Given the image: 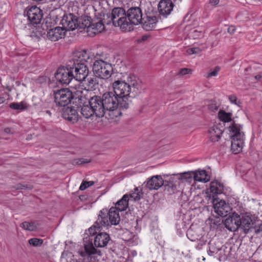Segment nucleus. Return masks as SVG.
Masks as SVG:
<instances>
[{
	"label": "nucleus",
	"mask_w": 262,
	"mask_h": 262,
	"mask_svg": "<svg viewBox=\"0 0 262 262\" xmlns=\"http://www.w3.org/2000/svg\"><path fill=\"white\" fill-rule=\"evenodd\" d=\"M114 92L123 102L125 109L128 107V97H135L141 92V83L135 75H129L126 80L115 81L113 83Z\"/></svg>",
	"instance_id": "obj_1"
},
{
	"label": "nucleus",
	"mask_w": 262,
	"mask_h": 262,
	"mask_svg": "<svg viewBox=\"0 0 262 262\" xmlns=\"http://www.w3.org/2000/svg\"><path fill=\"white\" fill-rule=\"evenodd\" d=\"M106 113L102 99L98 96H94L84 103L81 108V114L85 118H90L94 116L102 117Z\"/></svg>",
	"instance_id": "obj_2"
},
{
	"label": "nucleus",
	"mask_w": 262,
	"mask_h": 262,
	"mask_svg": "<svg viewBox=\"0 0 262 262\" xmlns=\"http://www.w3.org/2000/svg\"><path fill=\"white\" fill-rule=\"evenodd\" d=\"M229 130L232 139L231 150L234 154H236L242 150L244 144L245 135L242 131V126L233 122L229 126Z\"/></svg>",
	"instance_id": "obj_3"
},
{
	"label": "nucleus",
	"mask_w": 262,
	"mask_h": 262,
	"mask_svg": "<svg viewBox=\"0 0 262 262\" xmlns=\"http://www.w3.org/2000/svg\"><path fill=\"white\" fill-rule=\"evenodd\" d=\"M108 18L110 19L106 23L110 24L111 22L115 27H119L123 31H127V22L126 13L123 8L116 7L112 9L111 14Z\"/></svg>",
	"instance_id": "obj_4"
},
{
	"label": "nucleus",
	"mask_w": 262,
	"mask_h": 262,
	"mask_svg": "<svg viewBox=\"0 0 262 262\" xmlns=\"http://www.w3.org/2000/svg\"><path fill=\"white\" fill-rule=\"evenodd\" d=\"M162 186H164L165 190L167 191L170 194L174 193L177 189V185L173 184V180L164 182L160 176H155L148 179L146 183V186L150 190H158Z\"/></svg>",
	"instance_id": "obj_5"
},
{
	"label": "nucleus",
	"mask_w": 262,
	"mask_h": 262,
	"mask_svg": "<svg viewBox=\"0 0 262 262\" xmlns=\"http://www.w3.org/2000/svg\"><path fill=\"white\" fill-rule=\"evenodd\" d=\"M101 98L106 112L117 111L120 115L121 113L117 109H125L123 106V102L119 100L114 92H106L102 95Z\"/></svg>",
	"instance_id": "obj_6"
},
{
	"label": "nucleus",
	"mask_w": 262,
	"mask_h": 262,
	"mask_svg": "<svg viewBox=\"0 0 262 262\" xmlns=\"http://www.w3.org/2000/svg\"><path fill=\"white\" fill-rule=\"evenodd\" d=\"M126 13L127 31H130L133 25L140 24L143 20V14L141 9L139 7H132L129 8Z\"/></svg>",
	"instance_id": "obj_7"
},
{
	"label": "nucleus",
	"mask_w": 262,
	"mask_h": 262,
	"mask_svg": "<svg viewBox=\"0 0 262 262\" xmlns=\"http://www.w3.org/2000/svg\"><path fill=\"white\" fill-rule=\"evenodd\" d=\"M72 66L71 62H67L66 67L58 68L56 71L55 77L61 84H68L73 79Z\"/></svg>",
	"instance_id": "obj_8"
},
{
	"label": "nucleus",
	"mask_w": 262,
	"mask_h": 262,
	"mask_svg": "<svg viewBox=\"0 0 262 262\" xmlns=\"http://www.w3.org/2000/svg\"><path fill=\"white\" fill-rule=\"evenodd\" d=\"M93 71L97 76L102 79H107L112 74V64L107 63V62H103L102 60H95L93 64Z\"/></svg>",
	"instance_id": "obj_9"
},
{
	"label": "nucleus",
	"mask_w": 262,
	"mask_h": 262,
	"mask_svg": "<svg viewBox=\"0 0 262 262\" xmlns=\"http://www.w3.org/2000/svg\"><path fill=\"white\" fill-rule=\"evenodd\" d=\"M54 101L57 105L61 106L67 105L71 101L72 92L68 89H62L53 92Z\"/></svg>",
	"instance_id": "obj_10"
},
{
	"label": "nucleus",
	"mask_w": 262,
	"mask_h": 262,
	"mask_svg": "<svg viewBox=\"0 0 262 262\" xmlns=\"http://www.w3.org/2000/svg\"><path fill=\"white\" fill-rule=\"evenodd\" d=\"M42 11L36 6L27 8L24 12V16L32 24H38L42 17Z\"/></svg>",
	"instance_id": "obj_11"
},
{
	"label": "nucleus",
	"mask_w": 262,
	"mask_h": 262,
	"mask_svg": "<svg viewBox=\"0 0 262 262\" xmlns=\"http://www.w3.org/2000/svg\"><path fill=\"white\" fill-rule=\"evenodd\" d=\"M105 214L106 213H105L103 211H100L98 217L95 223V224L89 229V234H90L92 237L97 234V230L100 228L102 227H108L109 226V222ZM86 234H88V233Z\"/></svg>",
	"instance_id": "obj_12"
},
{
	"label": "nucleus",
	"mask_w": 262,
	"mask_h": 262,
	"mask_svg": "<svg viewBox=\"0 0 262 262\" xmlns=\"http://www.w3.org/2000/svg\"><path fill=\"white\" fill-rule=\"evenodd\" d=\"M78 19L77 16L70 13L63 16L61 24L66 30H74L78 28Z\"/></svg>",
	"instance_id": "obj_13"
},
{
	"label": "nucleus",
	"mask_w": 262,
	"mask_h": 262,
	"mask_svg": "<svg viewBox=\"0 0 262 262\" xmlns=\"http://www.w3.org/2000/svg\"><path fill=\"white\" fill-rule=\"evenodd\" d=\"M72 72L74 74L73 78L77 81L84 80L89 74V70L87 66L83 63H80L72 66Z\"/></svg>",
	"instance_id": "obj_14"
},
{
	"label": "nucleus",
	"mask_w": 262,
	"mask_h": 262,
	"mask_svg": "<svg viewBox=\"0 0 262 262\" xmlns=\"http://www.w3.org/2000/svg\"><path fill=\"white\" fill-rule=\"evenodd\" d=\"M90 59L89 54L84 50L76 51L73 53L71 59L67 62H71L73 66L80 63L85 64Z\"/></svg>",
	"instance_id": "obj_15"
},
{
	"label": "nucleus",
	"mask_w": 262,
	"mask_h": 262,
	"mask_svg": "<svg viewBox=\"0 0 262 262\" xmlns=\"http://www.w3.org/2000/svg\"><path fill=\"white\" fill-rule=\"evenodd\" d=\"M213 208L214 212L220 216H226L229 213L231 209L224 200H214L213 201Z\"/></svg>",
	"instance_id": "obj_16"
},
{
	"label": "nucleus",
	"mask_w": 262,
	"mask_h": 262,
	"mask_svg": "<svg viewBox=\"0 0 262 262\" xmlns=\"http://www.w3.org/2000/svg\"><path fill=\"white\" fill-rule=\"evenodd\" d=\"M240 215L235 212L232 213L225 220L224 224L225 227L230 231H235L238 229V221Z\"/></svg>",
	"instance_id": "obj_17"
},
{
	"label": "nucleus",
	"mask_w": 262,
	"mask_h": 262,
	"mask_svg": "<svg viewBox=\"0 0 262 262\" xmlns=\"http://www.w3.org/2000/svg\"><path fill=\"white\" fill-rule=\"evenodd\" d=\"M193 179V172L191 171L174 174V177L170 178V180H173V184H176L177 187L180 184V181L182 183L187 182L191 183Z\"/></svg>",
	"instance_id": "obj_18"
},
{
	"label": "nucleus",
	"mask_w": 262,
	"mask_h": 262,
	"mask_svg": "<svg viewBox=\"0 0 262 262\" xmlns=\"http://www.w3.org/2000/svg\"><path fill=\"white\" fill-rule=\"evenodd\" d=\"M64 29L60 27H56L49 29L47 32V38L52 41H56L65 36Z\"/></svg>",
	"instance_id": "obj_19"
},
{
	"label": "nucleus",
	"mask_w": 262,
	"mask_h": 262,
	"mask_svg": "<svg viewBox=\"0 0 262 262\" xmlns=\"http://www.w3.org/2000/svg\"><path fill=\"white\" fill-rule=\"evenodd\" d=\"M173 4L170 0H161L158 4L160 14L165 17L172 10Z\"/></svg>",
	"instance_id": "obj_20"
},
{
	"label": "nucleus",
	"mask_w": 262,
	"mask_h": 262,
	"mask_svg": "<svg viewBox=\"0 0 262 262\" xmlns=\"http://www.w3.org/2000/svg\"><path fill=\"white\" fill-rule=\"evenodd\" d=\"M102 211H103L106 213L105 215L107 217L109 225H117L119 224L120 217L119 214V211L116 208H111L108 212L106 209H103Z\"/></svg>",
	"instance_id": "obj_21"
},
{
	"label": "nucleus",
	"mask_w": 262,
	"mask_h": 262,
	"mask_svg": "<svg viewBox=\"0 0 262 262\" xmlns=\"http://www.w3.org/2000/svg\"><path fill=\"white\" fill-rule=\"evenodd\" d=\"M110 241L109 234L106 232H100L94 238V245L96 247H104Z\"/></svg>",
	"instance_id": "obj_22"
},
{
	"label": "nucleus",
	"mask_w": 262,
	"mask_h": 262,
	"mask_svg": "<svg viewBox=\"0 0 262 262\" xmlns=\"http://www.w3.org/2000/svg\"><path fill=\"white\" fill-rule=\"evenodd\" d=\"M62 116L66 119L72 123H76L78 120V115L77 111L72 107L68 106L64 108Z\"/></svg>",
	"instance_id": "obj_23"
},
{
	"label": "nucleus",
	"mask_w": 262,
	"mask_h": 262,
	"mask_svg": "<svg viewBox=\"0 0 262 262\" xmlns=\"http://www.w3.org/2000/svg\"><path fill=\"white\" fill-rule=\"evenodd\" d=\"M252 225V220L249 215L243 214L240 216V220L238 221V228L242 229L245 233L249 231Z\"/></svg>",
	"instance_id": "obj_24"
},
{
	"label": "nucleus",
	"mask_w": 262,
	"mask_h": 262,
	"mask_svg": "<svg viewBox=\"0 0 262 262\" xmlns=\"http://www.w3.org/2000/svg\"><path fill=\"white\" fill-rule=\"evenodd\" d=\"M157 22V17L155 16H147L145 18L143 17V20L140 24L142 25L143 28L149 31L154 29Z\"/></svg>",
	"instance_id": "obj_25"
},
{
	"label": "nucleus",
	"mask_w": 262,
	"mask_h": 262,
	"mask_svg": "<svg viewBox=\"0 0 262 262\" xmlns=\"http://www.w3.org/2000/svg\"><path fill=\"white\" fill-rule=\"evenodd\" d=\"M193 180L195 181L206 183L210 180V177L204 170L193 171Z\"/></svg>",
	"instance_id": "obj_26"
},
{
	"label": "nucleus",
	"mask_w": 262,
	"mask_h": 262,
	"mask_svg": "<svg viewBox=\"0 0 262 262\" xmlns=\"http://www.w3.org/2000/svg\"><path fill=\"white\" fill-rule=\"evenodd\" d=\"M209 140L211 142H215L219 141L223 131L216 126H213L208 130Z\"/></svg>",
	"instance_id": "obj_27"
},
{
	"label": "nucleus",
	"mask_w": 262,
	"mask_h": 262,
	"mask_svg": "<svg viewBox=\"0 0 262 262\" xmlns=\"http://www.w3.org/2000/svg\"><path fill=\"white\" fill-rule=\"evenodd\" d=\"M78 28L80 29H87V32H89L92 23L91 18L88 16H82L78 19Z\"/></svg>",
	"instance_id": "obj_28"
},
{
	"label": "nucleus",
	"mask_w": 262,
	"mask_h": 262,
	"mask_svg": "<svg viewBox=\"0 0 262 262\" xmlns=\"http://www.w3.org/2000/svg\"><path fill=\"white\" fill-rule=\"evenodd\" d=\"M129 201V195L127 194H124L122 199L118 201L115 208L119 211H123L126 210L128 207V202Z\"/></svg>",
	"instance_id": "obj_29"
},
{
	"label": "nucleus",
	"mask_w": 262,
	"mask_h": 262,
	"mask_svg": "<svg viewBox=\"0 0 262 262\" xmlns=\"http://www.w3.org/2000/svg\"><path fill=\"white\" fill-rule=\"evenodd\" d=\"M91 27H91L89 32H91L94 34L100 33L104 29V25L102 22V20H99L97 22H92Z\"/></svg>",
	"instance_id": "obj_30"
},
{
	"label": "nucleus",
	"mask_w": 262,
	"mask_h": 262,
	"mask_svg": "<svg viewBox=\"0 0 262 262\" xmlns=\"http://www.w3.org/2000/svg\"><path fill=\"white\" fill-rule=\"evenodd\" d=\"M210 190L214 194L221 193L223 190V185L217 181H213L210 183Z\"/></svg>",
	"instance_id": "obj_31"
},
{
	"label": "nucleus",
	"mask_w": 262,
	"mask_h": 262,
	"mask_svg": "<svg viewBox=\"0 0 262 262\" xmlns=\"http://www.w3.org/2000/svg\"><path fill=\"white\" fill-rule=\"evenodd\" d=\"M98 82L97 79L95 77H89L85 80V89L87 90L92 91L95 90L96 86L97 85Z\"/></svg>",
	"instance_id": "obj_32"
},
{
	"label": "nucleus",
	"mask_w": 262,
	"mask_h": 262,
	"mask_svg": "<svg viewBox=\"0 0 262 262\" xmlns=\"http://www.w3.org/2000/svg\"><path fill=\"white\" fill-rule=\"evenodd\" d=\"M232 114L230 113H226L224 111H220L218 113V117L220 120L224 122H228L231 120Z\"/></svg>",
	"instance_id": "obj_33"
},
{
	"label": "nucleus",
	"mask_w": 262,
	"mask_h": 262,
	"mask_svg": "<svg viewBox=\"0 0 262 262\" xmlns=\"http://www.w3.org/2000/svg\"><path fill=\"white\" fill-rule=\"evenodd\" d=\"M20 227L26 230L33 231L37 229V224L34 222H24L21 224Z\"/></svg>",
	"instance_id": "obj_34"
},
{
	"label": "nucleus",
	"mask_w": 262,
	"mask_h": 262,
	"mask_svg": "<svg viewBox=\"0 0 262 262\" xmlns=\"http://www.w3.org/2000/svg\"><path fill=\"white\" fill-rule=\"evenodd\" d=\"M10 107L15 110L24 111L27 109V103L24 102H13L10 104Z\"/></svg>",
	"instance_id": "obj_35"
},
{
	"label": "nucleus",
	"mask_w": 262,
	"mask_h": 262,
	"mask_svg": "<svg viewBox=\"0 0 262 262\" xmlns=\"http://www.w3.org/2000/svg\"><path fill=\"white\" fill-rule=\"evenodd\" d=\"M188 238L191 241H195L201 238L199 235L192 228H190L187 232Z\"/></svg>",
	"instance_id": "obj_36"
},
{
	"label": "nucleus",
	"mask_w": 262,
	"mask_h": 262,
	"mask_svg": "<svg viewBox=\"0 0 262 262\" xmlns=\"http://www.w3.org/2000/svg\"><path fill=\"white\" fill-rule=\"evenodd\" d=\"M89 240L92 241L93 238H90ZM84 249L86 253L88 255L95 254L97 252V250L94 247L92 241L84 245Z\"/></svg>",
	"instance_id": "obj_37"
},
{
	"label": "nucleus",
	"mask_w": 262,
	"mask_h": 262,
	"mask_svg": "<svg viewBox=\"0 0 262 262\" xmlns=\"http://www.w3.org/2000/svg\"><path fill=\"white\" fill-rule=\"evenodd\" d=\"M142 192L141 190H139V188L136 187L134 189V191L131 193L129 195L130 199H133L134 201H138L140 199L141 195Z\"/></svg>",
	"instance_id": "obj_38"
},
{
	"label": "nucleus",
	"mask_w": 262,
	"mask_h": 262,
	"mask_svg": "<svg viewBox=\"0 0 262 262\" xmlns=\"http://www.w3.org/2000/svg\"><path fill=\"white\" fill-rule=\"evenodd\" d=\"M113 57L109 54H102L99 59L96 60H102L103 62H107V63H112V60Z\"/></svg>",
	"instance_id": "obj_39"
},
{
	"label": "nucleus",
	"mask_w": 262,
	"mask_h": 262,
	"mask_svg": "<svg viewBox=\"0 0 262 262\" xmlns=\"http://www.w3.org/2000/svg\"><path fill=\"white\" fill-rule=\"evenodd\" d=\"M220 70V68L218 66L215 67L212 71L208 72L205 75L207 78H209L212 76H216L218 74Z\"/></svg>",
	"instance_id": "obj_40"
},
{
	"label": "nucleus",
	"mask_w": 262,
	"mask_h": 262,
	"mask_svg": "<svg viewBox=\"0 0 262 262\" xmlns=\"http://www.w3.org/2000/svg\"><path fill=\"white\" fill-rule=\"evenodd\" d=\"M43 243V240L41 239L32 238L29 240V243L33 246H40Z\"/></svg>",
	"instance_id": "obj_41"
},
{
	"label": "nucleus",
	"mask_w": 262,
	"mask_h": 262,
	"mask_svg": "<svg viewBox=\"0 0 262 262\" xmlns=\"http://www.w3.org/2000/svg\"><path fill=\"white\" fill-rule=\"evenodd\" d=\"M94 184L93 181H83L81 183L79 189L81 190H84L90 186L93 185Z\"/></svg>",
	"instance_id": "obj_42"
},
{
	"label": "nucleus",
	"mask_w": 262,
	"mask_h": 262,
	"mask_svg": "<svg viewBox=\"0 0 262 262\" xmlns=\"http://www.w3.org/2000/svg\"><path fill=\"white\" fill-rule=\"evenodd\" d=\"M204 34L201 31L195 30L191 32V36L194 39L200 38Z\"/></svg>",
	"instance_id": "obj_43"
},
{
	"label": "nucleus",
	"mask_w": 262,
	"mask_h": 262,
	"mask_svg": "<svg viewBox=\"0 0 262 262\" xmlns=\"http://www.w3.org/2000/svg\"><path fill=\"white\" fill-rule=\"evenodd\" d=\"M16 188L17 189H31L33 188V186L31 185L18 184L16 185Z\"/></svg>",
	"instance_id": "obj_44"
},
{
	"label": "nucleus",
	"mask_w": 262,
	"mask_h": 262,
	"mask_svg": "<svg viewBox=\"0 0 262 262\" xmlns=\"http://www.w3.org/2000/svg\"><path fill=\"white\" fill-rule=\"evenodd\" d=\"M191 70L190 69L187 68H183L181 69L179 71V74L181 75H185L188 74H189L191 72Z\"/></svg>",
	"instance_id": "obj_45"
},
{
	"label": "nucleus",
	"mask_w": 262,
	"mask_h": 262,
	"mask_svg": "<svg viewBox=\"0 0 262 262\" xmlns=\"http://www.w3.org/2000/svg\"><path fill=\"white\" fill-rule=\"evenodd\" d=\"M90 162V160L88 159H80L77 160L76 164L78 165H81L84 163H88Z\"/></svg>",
	"instance_id": "obj_46"
},
{
	"label": "nucleus",
	"mask_w": 262,
	"mask_h": 262,
	"mask_svg": "<svg viewBox=\"0 0 262 262\" xmlns=\"http://www.w3.org/2000/svg\"><path fill=\"white\" fill-rule=\"evenodd\" d=\"M229 99L231 103L235 104H237L236 103L237 98L235 95H230L229 96Z\"/></svg>",
	"instance_id": "obj_47"
},
{
	"label": "nucleus",
	"mask_w": 262,
	"mask_h": 262,
	"mask_svg": "<svg viewBox=\"0 0 262 262\" xmlns=\"http://www.w3.org/2000/svg\"><path fill=\"white\" fill-rule=\"evenodd\" d=\"M235 30V27L233 26H231L228 28L227 31L230 34H233Z\"/></svg>",
	"instance_id": "obj_48"
},
{
	"label": "nucleus",
	"mask_w": 262,
	"mask_h": 262,
	"mask_svg": "<svg viewBox=\"0 0 262 262\" xmlns=\"http://www.w3.org/2000/svg\"><path fill=\"white\" fill-rule=\"evenodd\" d=\"M220 0H209V3L213 6H216L219 3Z\"/></svg>",
	"instance_id": "obj_49"
},
{
	"label": "nucleus",
	"mask_w": 262,
	"mask_h": 262,
	"mask_svg": "<svg viewBox=\"0 0 262 262\" xmlns=\"http://www.w3.org/2000/svg\"><path fill=\"white\" fill-rule=\"evenodd\" d=\"M193 54H198L202 51V49L199 48H192Z\"/></svg>",
	"instance_id": "obj_50"
},
{
	"label": "nucleus",
	"mask_w": 262,
	"mask_h": 262,
	"mask_svg": "<svg viewBox=\"0 0 262 262\" xmlns=\"http://www.w3.org/2000/svg\"><path fill=\"white\" fill-rule=\"evenodd\" d=\"M215 252V251L214 249H211L210 248L207 251V253L209 255L212 256L213 254Z\"/></svg>",
	"instance_id": "obj_51"
},
{
	"label": "nucleus",
	"mask_w": 262,
	"mask_h": 262,
	"mask_svg": "<svg viewBox=\"0 0 262 262\" xmlns=\"http://www.w3.org/2000/svg\"><path fill=\"white\" fill-rule=\"evenodd\" d=\"M209 108L212 111H214L215 110H217V107L215 105H211L209 106Z\"/></svg>",
	"instance_id": "obj_52"
},
{
	"label": "nucleus",
	"mask_w": 262,
	"mask_h": 262,
	"mask_svg": "<svg viewBox=\"0 0 262 262\" xmlns=\"http://www.w3.org/2000/svg\"><path fill=\"white\" fill-rule=\"evenodd\" d=\"M193 50H192V48H189L187 50V53L189 55H192V54H193Z\"/></svg>",
	"instance_id": "obj_53"
},
{
	"label": "nucleus",
	"mask_w": 262,
	"mask_h": 262,
	"mask_svg": "<svg viewBox=\"0 0 262 262\" xmlns=\"http://www.w3.org/2000/svg\"><path fill=\"white\" fill-rule=\"evenodd\" d=\"M261 230H262V225H261L259 226V228H258V229H256V230H255V233H259V232H260V231H261Z\"/></svg>",
	"instance_id": "obj_54"
},
{
	"label": "nucleus",
	"mask_w": 262,
	"mask_h": 262,
	"mask_svg": "<svg viewBox=\"0 0 262 262\" xmlns=\"http://www.w3.org/2000/svg\"><path fill=\"white\" fill-rule=\"evenodd\" d=\"M5 132L7 134H9L11 133V129L10 128H6L4 130Z\"/></svg>",
	"instance_id": "obj_55"
},
{
	"label": "nucleus",
	"mask_w": 262,
	"mask_h": 262,
	"mask_svg": "<svg viewBox=\"0 0 262 262\" xmlns=\"http://www.w3.org/2000/svg\"><path fill=\"white\" fill-rule=\"evenodd\" d=\"M5 100L6 99H5V98L0 97V104L3 103L5 102Z\"/></svg>",
	"instance_id": "obj_56"
},
{
	"label": "nucleus",
	"mask_w": 262,
	"mask_h": 262,
	"mask_svg": "<svg viewBox=\"0 0 262 262\" xmlns=\"http://www.w3.org/2000/svg\"><path fill=\"white\" fill-rule=\"evenodd\" d=\"M261 77V75H257L255 76V78L256 79V80H258L259 79H260Z\"/></svg>",
	"instance_id": "obj_57"
},
{
	"label": "nucleus",
	"mask_w": 262,
	"mask_h": 262,
	"mask_svg": "<svg viewBox=\"0 0 262 262\" xmlns=\"http://www.w3.org/2000/svg\"><path fill=\"white\" fill-rule=\"evenodd\" d=\"M147 39V36H142V40L143 41H145V40H146Z\"/></svg>",
	"instance_id": "obj_58"
},
{
	"label": "nucleus",
	"mask_w": 262,
	"mask_h": 262,
	"mask_svg": "<svg viewBox=\"0 0 262 262\" xmlns=\"http://www.w3.org/2000/svg\"><path fill=\"white\" fill-rule=\"evenodd\" d=\"M46 113L48 114L49 116H51V113L50 111H47Z\"/></svg>",
	"instance_id": "obj_59"
},
{
	"label": "nucleus",
	"mask_w": 262,
	"mask_h": 262,
	"mask_svg": "<svg viewBox=\"0 0 262 262\" xmlns=\"http://www.w3.org/2000/svg\"><path fill=\"white\" fill-rule=\"evenodd\" d=\"M205 258L204 257L203 258V260H205Z\"/></svg>",
	"instance_id": "obj_60"
},
{
	"label": "nucleus",
	"mask_w": 262,
	"mask_h": 262,
	"mask_svg": "<svg viewBox=\"0 0 262 262\" xmlns=\"http://www.w3.org/2000/svg\"><path fill=\"white\" fill-rule=\"evenodd\" d=\"M35 37L36 38H38V37H37V35H35Z\"/></svg>",
	"instance_id": "obj_61"
}]
</instances>
